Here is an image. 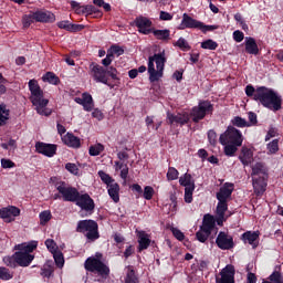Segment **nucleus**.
Wrapping results in <instances>:
<instances>
[{
    "instance_id": "nucleus-13",
    "label": "nucleus",
    "mask_w": 283,
    "mask_h": 283,
    "mask_svg": "<svg viewBox=\"0 0 283 283\" xmlns=\"http://www.w3.org/2000/svg\"><path fill=\"white\" fill-rule=\"evenodd\" d=\"M213 112V105L209 101L199 102L198 106H195L191 109L190 116L192 117L193 123H200L202 118L207 116V114H211Z\"/></svg>"
},
{
    "instance_id": "nucleus-28",
    "label": "nucleus",
    "mask_w": 283,
    "mask_h": 283,
    "mask_svg": "<svg viewBox=\"0 0 283 283\" xmlns=\"http://www.w3.org/2000/svg\"><path fill=\"white\" fill-rule=\"evenodd\" d=\"M150 34H153L157 41H169V39H171V31L169 29H153Z\"/></svg>"
},
{
    "instance_id": "nucleus-11",
    "label": "nucleus",
    "mask_w": 283,
    "mask_h": 283,
    "mask_svg": "<svg viewBox=\"0 0 283 283\" xmlns=\"http://www.w3.org/2000/svg\"><path fill=\"white\" fill-rule=\"evenodd\" d=\"M243 140L242 133L233 126H229L219 138V143L222 145H237V147H242Z\"/></svg>"
},
{
    "instance_id": "nucleus-44",
    "label": "nucleus",
    "mask_w": 283,
    "mask_h": 283,
    "mask_svg": "<svg viewBox=\"0 0 283 283\" xmlns=\"http://www.w3.org/2000/svg\"><path fill=\"white\" fill-rule=\"evenodd\" d=\"M167 180H178V176H180V172H178V169L175 167H169L167 171Z\"/></svg>"
},
{
    "instance_id": "nucleus-32",
    "label": "nucleus",
    "mask_w": 283,
    "mask_h": 283,
    "mask_svg": "<svg viewBox=\"0 0 283 283\" xmlns=\"http://www.w3.org/2000/svg\"><path fill=\"white\" fill-rule=\"evenodd\" d=\"M42 81L44 83H50L51 85H59V83L61 82L59 76H56V74H54L52 72H48L46 74H44L42 76Z\"/></svg>"
},
{
    "instance_id": "nucleus-26",
    "label": "nucleus",
    "mask_w": 283,
    "mask_h": 283,
    "mask_svg": "<svg viewBox=\"0 0 283 283\" xmlns=\"http://www.w3.org/2000/svg\"><path fill=\"white\" fill-rule=\"evenodd\" d=\"M260 239V232L259 231H247L242 234L243 242H248V244H251L253 249L258 247V240Z\"/></svg>"
},
{
    "instance_id": "nucleus-60",
    "label": "nucleus",
    "mask_w": 283,
    "mask_h": 283,
    "mask_svg": "<svg viewBox=\"0 0 283 283\" xmlns=\"http://www.w3.org/2000/svg\"><path fill=\"white\" fill-rule=\"evenodd\" d=\"M92 116L93 118H96V120H103L104 118L103 112L98 108L93 109Z\"/></svg>"
},
{
    "instance_id": "nucleus-22",
    "label": "nucleus",
    "mask_w": 283,
    "mask_h": 283,
    "mask_svg": "<svg viewBox=\"0 0 283 283\" xmlns=\"http://www.w3.org/2000/svg\"><path fill=\"white\" fill-rule=\"evenodd\" d=\"M33 18L38 23H54L56 15L50 11H35Z\"/></svg>"
},
{
    "instance_id": "nucleus-34",
    "label": "nucleus",
    "mask_w": 283,
    "mask_h": 283,
    "mask_svg": "<svg viewBox=\"0 0 283 283\" xmlns=\"http://www.w3.org/2000/svg\"><path fill=\"white\" fill-rule=\"evenodd\" d=\"M82 10V14H84L85 17H101V13L94 6H83Z\"/></svg>"
},
{
    "instance_id": "nucleus-20",
    "label": "nucleus",
    "mask_w": 283,
    "mask_h": 283,
    "mask_svg": "<svg viewBox=\"0 0 283 283\" xmlns=\"http://www.w3.org/2000/svg\"><path fill=\"white\" fill-rule=\"evenodd\" d=\"M167 118L169 125H187V123H189V118H191V115H189V113H181L177 115L168 113Z\"/></svg>"
},
{
    "instance_id": "nucleus-40",
    "label": "nucleus",
    "mask_w": 283,
    "mask_h": 283,
    "mask_svg": "<svg viewBox=\"0 0 283 283\" xmlns=\"http://www.w3.org/2000/svg\"><path fill=\"white\" fill-rule=\"evenodd\" d=\"M280 142L277 139H273L266 146L268 154H277L280 151Z\"/></svg>"
},
{
    "instance_id": "nucleus-61",
    "label": "nucleus",
    "mask_w": 283,
    "mask_h": 283,
    "mask_svg": "<svg viewBox=\"0 0 283 283\" xmlns=\"http://www.w3.org/2000/svg\"><path fill=\"white\" fill-rule=\"evenodd\" d=\"M119 171H120V179L127 180V176H129V167L127 166V164Z\"/></svg>"
},
{
    "instance_id": "nucleus-3",
    "label": "nucleus",
    "mask_w": 283,
    "mask_h": 283,
    "mask_svg": "<svg viewBox=\"0 0 283 283\" xmlns=\"http://www.w3.org/2000/svg\"><path fill=\"white\" fill-rule=\"evenodd\" d=\"M245 94L249 98H253V101L266 107V109H271V112H280L282 109V95L273 88L266 86L255 88L253 85H248Z\"/></svg>"
},
{
    "instance_id": "nucleus-39",
    "label": "nucleus",
    "mask_w": 283,
    "mask_h": 283,
    "mask_svg": "<svg viewBox=\"0 0 283 283\" xmlns=\"http://www.w3.org/2000/svg\"><path fill=\"white\" fill-rule=\"evenodd\" d=\"M202 50H218V42L212 39L205 40L201 42Z\"/></svg>"
},
{
    "instance_id": "nucleus-53",
    "label": "nucleus",
    "mask_w": 283,
    "mask_h": 283,
    "mask_svg": "<svg viewBox=\"0 0 283 283\" xmlns=\"http://www.w3.org/2000/svg\"><path fill=\"white\" fill-rule=\"evenodd\" d=\"M0 280H12V274L6 268H0Z\"/></svg>"
},
{
    "instance_id": "nucleus-19",
    "label": "nucleus",
    "mask_w": 283,
    "mask_h": 283,
    "mask_svg": "<svg viewBox=\"0 0 283 283\" xmlns=\"http://www.w3.org/2000/svg\"><path fill=\"white\" fill-rule=\"evenodd\" d=\"M221 277L217 279V283H235V268L227 265L220 273Z\"/></svg>"
},
{
    "instance_id": "nucleus-58",
    "label": "nucleus",
    "mask_w": 283,
    "mask_h": 283,
    "mask_svg": "<svg viewBox=\"0 0 283 283\" xmlns=\"http://www.w3.org/2000/svg\"><path fill=\"white\" fill-rule=\"evenodd\" d=\"M1 167L3 169H12V167H14V163L10 159H1Z\"/></svg>"
},
{
    "instance_id": "nucleus-31",
    "label": "nucleus",
    "mask_w": 283,
    "mask_h": 283,
    "mask_svg": "<svg viewBox=\"0 0 283 283\" xmlns=\"http://www.w3.org/2000/svg\"><path fill=\"white\" fill-rule=\"evenodd\" d=\"M126 276L124 279L125 283H138V276H136V272L133 266H127L125 269Z\"/></svg>"
},
{
    "instance_id": "nucleus-4",
    "label": "nucleus",
    "mask_w": 283,
    "mask_h": 283,
    "mask_svg": "<svg viewBox=\"0 0 283 283\" xmlns=\"http://www.w3.org/2000/svg\"><path fill=\"white\" fill-rule=\"evenodd\" d=\"M39 247V242L31 241L29 243H21L15 247L19 252H15L12 256H4L3 262L7 266H11L14 269L17 265L19 266H30L32 260H34V255H32V251Z\"/></svg>"
},
{
    "instance_id": "nucleus-56",
    "label": "nucleus",
    "mask_w": 283,
    "mask_h": 283,
    "mask_svg": "<svg viewBox=\"0 0 283 283\" xmlns=\"http://www.w3.org/2000/svg\"><path fill=\"white\" fill-rule=\"evenodd\" d=\"M6 83H8V80L3 77V74L0 73V96L6 94L8 92V88L6 87Z\"/></svg>"
},
{
    "instance_id": "nucleus-37",
    "label": "nucleus",
    "mask_w": 283,
    "mask_h": 283,
    "mask_svg": "<svg viewBox=\"0 0 283 283\" xmlns=\"http://www.w3.org/2000/svg\"><path fill=\"white\" fill-rule=\"evenodd\" d=\"M103 151H105V146H103V144H95L88 149L90 156H101Z\"/></svg>"
},
{
    "instance_id": "nucleus-62",
    "label": "nucleus",
    "mask_w": 283,
    "mask_h": 283,
    "mask_svg": "<svg viewBox=\"0 0 283 283\" xmlns=\"http://www.w3.org/2000/svg\"><path fill=\"white\" fill-rule=\"evenodd\" d=\"M275 136H277V129L270 128L265 136V140H271V138H275Z\"/></svg>"
},
{
    "instance_id": "nucleus-12",
    "label": "nucleus",
    "mask_w": 283,
    "mask_h": 283,
    "mask_svg": "<svg viewBox=\"0 0 283 283\" xmlns=\"http://www.w3.org/2000/svg\"><path fill=\"white\" fill-rule=\"evenodd\" d=\"M77 231L84 233L87 240H98V223L94 220H82L77 223Z\"/></svg>"
},
{
    "instance_id": "nucleus-48",
    "label": "nucleus",
    "mask_w": 283,
    "mask_h": 283,
    "mask_svg": "<svg viewBox=\"0 0 283 283\" xmlns=\"http://www.w3.org/2000/svg\"><path fill=\"white\" fill-rule=\"evenodd\" d=\"M196 188H185V202L191 203L193 201V191Z\"/></svg>"
},
{
    "instance_id": "nucleus-7",
    "label": "nucleus",
    "mask_w": 283,
    "mask_h": 283,
    "mask_svg": "<svg viewBox=\"0 0 283 283\" xmlns=\"http://www.w3.org/2000/svg\"><path fill=\"white\" fill-rule=\"evenodd\" d=\"M101 258H103V254L101 253H96L95 256H90L85 261L84 268L86 271L95 273V275L102 277V280H106V277L109 275V268L103 263V261H101Z\"/></svg>"
},
{
    "instance_id": "nucleus-27",
    "label": "nucleus",
    "mask_w": 283,
    "mask_h": 283,
    "mask_svg": "<svg viewBox=\"0 0 283 283\" xmlns=\"http://www.w3.org/2000/svg\"><path fill=\"white\" fill-rule=\"evenodd\" d=\"M62 142L64 145H67V147H73V149H78V147H81V138L71 133L62 136Z\"/></svg>"
},
{
    "instance_id": "nucleus-5",
    "label": "nucleus",
    "mask_w": 283,
    "mask_h": 283,
    "mask_svg": "<svg viewBox=\"0 0 283 283\" xmlns=\"http://www.w3.org/2000/svg\"><path fill=\"white\" fill-rule=\"evenodd\" d=\"M29 90L31 93L30 101L38 114H40V116H50V114H52V111L48 108L50 99L45 98L43 90H41L36 80H31L29 82Z\"/></svg>"
},
{
    "instance_id": "nucleus-10",
    "label": "nucleus",
    "mask_w": 283,
    "mask_h": 283,
    "mask_svg": "<svg viewBox=\"0 0 283 283\" xmlns=\"http://www.w3.org/2000/svg\"><path fill=\"white\" fill-rule=\"evenodd\" d=\"M187 28L201 30L205 34L206 32H213V30H218V27L216 25H206L205 23L189 17V14L184 13L179 30H185Z\"/></svg>"
},
{
    "instance_id": "nucleus-24",
    "label": "nucleus",
    "mask_w": 283,
    "mask_h": 283,
    "mask_svg": "<svg viewBox=\"0 0 283 283\" xmlns=\"http://www.w3.org/2000/svg\"><path fill=\"white\" fill-rule=\"evenodd\" d=\"M57 28H60V30H66V32H81V30H85V25L72 24L67 20L57 22Z\"/></svg>"
},
{
    "instance_id": "nucleus-49",
    "label": "nucleus",
    "mask_w": 283,
    "mask_h": 283,
    "mask_svg": "<svg viewBox=\"0 0 283 283\" xmlns=\"http://www.w3.org/2000/svg\"><path fill=\"white\" fill-rule=\"evenodd\" d=\"M2 149H8L9 151H12L17 149V140L10 139L8 143L1 144Z\"/></svg>"
},
{
    "instance_id": "nucleus-21",
    "label": "nucleus",
    "mask_w": 283,
    "mask_h": 283,
    "mask_svg": "<svg viewBox=\"0 0 283 283\" xmlns=\"http://www.w3.org/2000/svg\"><path fill=\"white\" fill-rule=\"evenodd\" d=\"M75 103L82 105L85 112L94 109V98H92L90 93H83L81 97H75Z\"/></svg>"
},
{
    "instance_id": "nucleus-18",
    "label": "nucleus",
    "mask_w": 283,
    "mask_h": 283,
    "mask_svg": "<svg viewBox=\"0 0 283 283\" xmlns=\"http://www.w3.org/2000/svg\"><path fill=\"white\" fill-rule=\"evenodd\" d=\"M135 25L138 28V32H140V34H151V31L154 30L151 29V20L143 15L135 19Z\"/></svg>"
},
{
    "instance_id": "nucleus-52",
    "label": "nucleus",
    "mask_w": 283,
    "mask_h": 283,
    "mask_svg": "<svg viewBox=\"0 0 283 283\" xmlns=\"http://www.w3.org/2000/svg\"><path fill=\"white\" fill-rule=\"evenodd\" d=\"M208 140L210 145L216 146L218 143V135L216 134V130H209L208 132Z\"/></svg>"
},
{
    "instance_id": "nucleus-41",
    "label": "nucleus",
    "mask_w": 283,
    "mask_h": 283,
    "mask_svg": "<svg viewBox=\"0 0 283 283\" xmlns=\"http://www.w3.org/2000/svg\"><path fill=\"white\" fill-rule=\"evenodd\" d=\"M107 52L109 53V55L113 59H114V56H122V54H125V50H123V48L117 46V45L111 46Z\"/></svg>"
},
{
    "instance_id": "nucleus-16",
    "label": "nucleus",
    "mask_w": 283,
    "mask_h": 283,
    "mask_svg": "<svg viewBox=\"0 0 283 283\" xmlns=\"http://www.w3.org/2000/svg\"><path fill=\"white\" fill-rule=\"evenodd\" d=\"M91 76H93L96 83H104V85H107V71L103 66L98 64H92Z\"/></svg>"
},
{
    "instance_id": "nucleus-35",
    "label": "nucleus",
    "mask_w": 283,
    "mask_h": 283,
    "mask_svg": "<svg viewBox=\"0 0 283 283\" xmlns=\"http://www.w3.org/2000/svg\"><path fill=\"white\" fill-rule=\"evenodd\" d=\"M172 45L175 48H179V50H182V52H189V50H191L189 42H187L185 38H179L177 42H174Z\"/></svg>"
},
{
    "instance_id": "nucleus-64",
    "label": "nucleus",
    "mask_w": 283,
    "mask_h": 283,
    "mask_svg": "<svg viewBox=\"0 0 283 283\" xmlns=\"http://www.w3.org/2000/svg\"><path fill=\"white\" fill-rule=\"evenodd\" d=\"M247 280H248V283H256L258 282V276H255L254 273H248V276H247Z\"/></svg>"
},
{
    "instance_id": "nucleus-2",
    "label": "nucleus",
    "mask_w": 283,
    "mask_h": 283,
    "mask_svg": "<svg viewBox=\"0 0 283 283\" xmlns=\"http://www.w3.org/2000/svg\"><path fill=\"white\" fill-rule=\"evenodd\" d=\"M55 189L59 193L54 195V200L62 198L64 202H75V205L81 207L83 211H94V199L87 193L81 195L78 189L65 181L55 182Z\"/></svg>"
},
{
    "instance_id": "nucleus-54",
    "label": "nucleus",
    "mask_w": 283,
    "mask_h": 283,
    "mask_svg": "<svg viewBox=\"0 0 283 283\" xmlns=\"http://www.w3.org/2000/svg\"><path fill=\"white\" fill-rule=\"evenodd\" d=\"M232 125H235V127H247L249 124L241 117H234L232 119Z\"/></svg>"
},
{
    "instance_id": "nucleus-29",
    "label": "nucleus",
    "mask_w": 283,
    "mask_h": 283,
    "mask_svg": "<svg viewBox=\"0 0 283 283\" xmlns=\"http://www.w3.org/2000/svg\"><path fill=\"white\" fill-rule=\"evenodd\" d=\"M245 52L248 54H254L258 55L260 52V49L258 48V43L255 42V39L253 38H245Z\"/></svg>"
},
{
    "instance_id": "nucleus-15",
    "label": "nucleus",
    "mask_w": 283,
    "mask_h": 283,
    "mask_svg": "<svg viewBox=\"0 0 283 283\" xmlns=\"http://www.w3.org/2000/svg\"><path fill=\"white\" fill-rule=\"evenodd\" d=\"M21 216V209L14 206H8L6 208H0V218L4 222H14V218Z\"/></svg>"
},
{
    "instance_id": "nucleus-57",
    "label": "nucleus",
    "mask_w": 283,
    "mask_h": 283,
    "mask_svg": "<svg viewBox=\"0 0 283 283\" xmlns=\"http://www.w3.org/2000/svg\"><path fill=\"white\" fill-rule=\"evenodd\" d=\"M233 39L237 43H242L244 41V33L242 31H234L233 32Z\"/></svg>"
},
{
    "instance_id": "nucleus-6",
    "label": "nucleus",
    "mask_w": 283,
    "mask_h": 283,
    "mask_svg": "<svg viewBox=\"0 0 283 283\" xmlns=\"http://www.w3.org/2000/svg\"><path fill=\"white\" fill-rule=\"evenodd\" d=\"M167 63V57L165 56V51L154 54L148 59V74L150 83H156L163 78L165 74V64Z\"/></svg>"
},
{
    "instance_id": "nucleus-30",
    "label": "nucleus",
    "mask_w": 283,
    "mask_h": 283,
    "mask_svg": "<svg viewBox=\"0 0 283 283\" xmlns=\"http://www.w3.org/2000/svg\"><path fill=\"white\" fill-rule=\"evenodd\" d=\"M179 184L181 185V187H185L186 189L196 188V184L190 174H185L184 176H181L179 178Z\"/></svg>"
},
{
    "instance_id": "nucleus-33",
    "label": "nucleus",
    "mask_w": 283,
    "mask_h": 283,
    "mask_svg": "<svg viewBox=\"0 0 283 283\" xmlns=\"http://www.w3.org/2000/svg\"><path fill=\"white\" fill-rule=\"evenodd\" d=\"M10 118V109L6 104H0V127L1 125H6V120Z\"/></svg>"
},
{
    "instance_id": "nucleus-50",
    "label": "nucleus",
    "mask_w": 283,
    "mask_h": 283,
    "mask_svg": "<svg viewBox=\"0 0 283 283\" xmlns=\"http://www.w3.org/2000/svg\"><path fill=\"white\" fill-rule=\"evenodd\" d=\"M144 198L145 200H151L154 198V188L150 186H146L144 188Z\"/></svg>"
},
{
    "instance_id": "nucleus-14",
    "label": "nucleus",
    "mask_w": 283,
    "mask_h": 283,
    "mask_svg": "<svg viewBox=\"0 0 283 283\" xmlns=\"http://www.w3.org/2000/svg\"><path fill=\"white\" fill-rule=\"evenodd\" d=\"M216 244L222 251H229L234 247L233 237L227 232H219Z\"/></svg>"
},
{
    "instance_id": "nucleus-63",
    "label": "nucleus",
    "mask_w": 283,
    "mask_h": 283,
    "mask_svg": "<svg viewBox=\"0 0 283 283\" xmlns=\"http://www.w3.org/2000/svg\"><path fill=\"white\" fill-rule=\"evenodd\" d=\"M112 61H114V57L107 52L106 57L102 60V64L105 65V67L112 65Z\"/></svg>"
},
{
    "instance_id": "nucleus-46",
    "label": "nucleus",
    "mask_w": 283,
    "mask_h": 283,
    "mask_svg": "<svg viewBox=\"0 0 283 283\" xmlns=\"http://www.w3.org/2000/svg\"><path fill=\"white\" fill-rule=\"evenodd\" d=\"M65 169L66 171H69V174H72L73 176H78L80 174V169L76 164L67 163L65 165Z\"/></svg>"
},
{
    "instance_id": "nucleus-38",
    "label": "nucleus",
    "mask_w": 283,
    "mask_h": 283,
    "mask_svg": "<svg viewBox=\"0 0 283 283\" xmlns=\"http://www.w3.org/2000/svg\"><path fill=\"white\" fill-rule=\"evenodd\" d=\"M262 283H283L282 274L275 271L268 277V280H263Z\"/></svg>"
},
{
    "instance_id": "nucleus-8",
    "label": "nucleus",
    "mask_w": 283,
    "mask_h": 283,
    "mask_svg": "<svg viewBox=\"0 0 283 283\" xmlns=\"http://www.w3.org/2000/svg\"><path fill=\"white\" fill-rule=\"evenodd\" d=\"M253 189L256 196H262L266 191V168L258 163L252 167Z\"/></svg>"
},
{
    "instance_id": "nucleus-47",
    "label": "nucleus",
    "mask_w": 283,
    "mask_h": 283,
    "mask_svg": "<svg viewBox=\"0 0 283 283\" xmlns=\"http://www.w3.org/2000/svg\"><path fill=\"white\" fill-rule=\"evenodd\" d=\"M22 21H23L24 28H30V25H32V23H34V21H36V19L34 18V12L24 15Z\"/></svg>"
},
{
    "instance_id": "nucleus-42",
    "label": "nucleus",
    "mask_w": 283,
    "mask_h": 283,
    "mask_svg": "<svg viewBox=\"0 0 283 283\" xmlns=\"http://www.w3.org/2000/svg\"><path fill=\"white\" fill-rule=\"evenodd\" d=\"M224 146V154L226 156H235V151H238V145L235 144H226Z\"/></svg>"
},
{
    "instance_id": "nucleus-36",
    "label": "nucleus",
    "mask_w": 283,
    "mask_h": 283,
    "mask_svg": "<svg viewBox=\"0 0 283 283\" xmlns=\"http://www.w3.org/2000/svg\"><path fill=\"white\" fill-rule=\"evenodd\" d=\"M39 218H40V224L42 227H45V224H48V222L52 220V212L50 210H44L40 212Z\"/></svg>"
},
{
    "instance_id": "nucleus-23",
    "label": "nucleus",
    "mask_w": 283,
    "mask_h": 283,
    "mask_svg": "<svg viewBox=\"0 0 283 283\" xmlns=\"http://www.w3.org/2000/svg\"><path fill=\"white\" fill-rule=\"evenodd\" d=\"M239 160H241L244 166L251 165L253 163V148L243 146L239 155Z\"/></svg>"
},
{
    "instance_id": "nucleus-17",
    "label": "nucleus",
    "mask_w": 283,
    "mask_h": 283,
    "mask_svg": "<svg viewBox=\"0 0 283 283\" xmlns=\"http://www.w3.org/2000/svg\"><path fill=\"white\" fill-rule=\"evenodd\" d=\"M35 151L38 154H42V156L52 158L56 155V145L38 142V143H35Z\"/></svg>"
},
{
    "instance_id": "nucleus-51",
    "label": "nucleus",
    "mask_w": 283,
    "mask_h": 283,
    "mask_svg": "<svg viewBox=\"0 0 283 283\" xmlns=\"http://www.w3.org/2000/svg\"><path fill=\"white\" fill-rule=\"evenodd\" d=\"M72 10H74L75 14H83V6L76 1L70 2Z\"/></svg>"
},
{
    "instance_id": "nucleus-59",
    "label": "nucleus",
    "mask_w": 283,
    "mask_h": 283,
    "mask_svg": "<svg viewBox=\"0 0 283 283\" xmlns=\"http://www.w3.org/2000/svg\"><path fill=\"white\" fill-rule=\"evenodd\" d=\"M159 19L161 21H171L174 19V15H171V13H169V12L161 11L159 14Z\"/></svg>"
},
{
    "instance_id": "nucleus-1",
    "label": "nucleus",
    "mask_w": 283,
    "mask_h": 283,
    "mask_svg": "<svg viewBox=\"0 0 283 283\" xmlns=\"http://www.w3.org/2000/svg\"><path fill=\"white\" fill-rule=\"evenodd\" d=\"M233 193V184H224L220 190L217 192V210L216 217L211 214L203 216L202 226L196 233V238L199 242H205L209 240V235L216 229V222L219 227H222L231 213H229V200H231V195Z\"/></svg>"
},
{
    "instance_id": "nucleus-43",
    "label": "nucleus",
    "mask_w": 283,
    "mask_h": 283,
    "mask_svg": "<svg viewBox=\"0 0 283 283\" xmlns=\"http://www.w3.org/2000/svg\"><path fill=\"white\" fill-rule=\"evenodd\" d=\"M53 258L55 260L56 266H59V269H63V264H65V259H63V253H61L60 251L54 252Z\"/></svg>"
},
{
    "instance_id": "nucleus-9",
    "label": "nucleus",
    "mask_w": 283,
    "mask_h": 283,
    "mask_svg": "<svg viewBox=\"0 0 283 283\" xmlns=\"http://www.w3.org/2000/svg\"><path fill=\"white\" fill-rule=\"evenodd\" d=\"M98 176L104 182V185L107 186L108 196L112 198L113 201L119 202L120 200V186L112 176H109L107 172L99 170Z\"/></svg>"
},
{
    "instance_id": "nucleus-25",
    "label": "nucleus",
    "mask_w": 283,
    "mask_h": 283,
    "mask_svg": "<svg viewBox=\"0 0 283 283\" xmlns=\"http://www.w3.org/2000/svg\"><path fill=\"white\" fill-rule=\"evenodd\" d=\"M137 238L139 251H145L146 249H149V244H151V238L149 237V234H147V232L137 231Z\"/></svg>"
},
{
    "instance_id": "nucleus-45",
    "label": "nucleus",
    "mask_w": 283,
    "mask_h": 283,
    "mask_svg": "<svg viewBox=\"0 0 283 283\" xmlns=\"http://www.w3.org/2000/svg\"><path fill=\"white\" fill-rule=\"evenodd\" d=\"M45 247L52 254H54L59 251V247L56 245V242H54V240H52V239H48L45 241Z\"/></svg>"
},
{
    "instance_id": "nucleus-55",
    "label": "nucleus",
    "mask_w": 283,
    "mask_h": 283,
    "mask_svg": "<svg viewBox=\"0 0 283 283\" xmlns=\"http://www.w3.org/2000/svg\"><path fill=\"white\" fill-rule=\"evenodd\" d=\"M171 233L175 235L176 240H179V242L185 240V233H182L178 228H171Z\"/></svg>"
}]
</instances>
